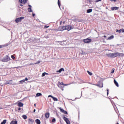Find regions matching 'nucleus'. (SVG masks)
<instances>
[{
    "label": "nucleus",
    "instance_id": "obj_12",
    "mask_svg": "<svg viewBox=\"0 0 124 124\" xmlns=\"http://www.w3.org/2000/svg\"><path fill=\"white\" fill-rule=\"evenodd\" d=\"M111 10L114 11V10H118L119 9V7H112L111 8Z\"/></svg>",
    "mask_w": 124,
    "mask_h": 124
},
{
    "label": "nucleus",
    "instance_id": "obj_21",
    "mask_svg": "<svg viewBox=\"0 0 124 124\" xmlns=\"http://www.w3.org/2000/svg\"><path fill=\"white\" fill-rule=\"evenodd\" d=\"M17 121H12L10 123V124H17Z\"/></svg>",
    "mask_w": 124,
    "mask_h": 124
},
{
    "label": "nucleus",
    "instance_id": "obj_38",
    "mask_svg": "<svg viewBox=\"0 0 124 124\" xmlns=\"http://www.w3.org/2000/svg\"><path fill=\"white\" fill-rule=\"evenodd\" d=\"M107 95H108L109 94V89H107Z\"/></svg>",
    "mask_w": 124,
    "mask_h": 124
},
{
    "label": "nucleus",
    "instance_id": "obj_47",
    "mask_svg": "<svg viewBox=\"0 0 124 124\" xmlns=\"http://www.w3.org/2000/svg\"><path fill=\"white\" fill-rule=\"evenodd\" d=\"M18 111H21V108H18Z\"/></svg>",
    "mask_w": 124,
    "mask_h": 124
},
{
    "label": "nucleus",
    "instance_id": "obj_35",
    "mask_svg": "<svg viewBox=\"0 0 124 124\" xmlns=\"http://www.w3.org/2000/svg\"><path fill=\"white\" fill-rule=\"evenodd\" d=\"M52 123H55V122H56V119L55 118H53L52 120Z\"/></svg>",
    "mask_w": 124,
    "mask_h": 124
},
{
    "label": "nucleus",
    "instance_id": "obj_52",
    "mask_svg": "<svg viewBox=\"0 0 124 124\" xmlns=\"http://www.w3.org/2000/svg\"><path fill=\"white\" fill-rule=\"evenodd\" d=\"M61 24H62V21H61V22H60V25H61Z\"/></svg>",
    "mask_w": 124,
    "mask_h": 124
},
{
    "label": "nucleus",
    "instance_id": "obj_40",
    "mask_svg": "<svg viewBox=\"0 0 124 124\" xmlns=\"http://www.w3.org/2000/svg\"><path fill=\"white\" fill-rule=\"evenodd\" d=\"M48 97H51V98H53V97H54V96H52L51 95H49Z\"/></svg>",
    "mask_w": 124,
    "mask_h": 124
},
{
    "label": "nucleus",
    "instance_id": "obj_14",
    "mask_svg": "<svg viewBox=\"0 0 124 124\" xmlns=\"http://www.w3.org/2000/svg\"><path fill=\"white\" fill-rule=\"evenodd\" d=\"M6 84L12 85V80H8L6 82Z\"/></svg>",
    "mask_w": 124,
    "mask_h": 124
},
{
    "label": "nucleus",
    "instance_id": "obj_3",
    "mask_svg": "<svg viewBox=\"0 0 124 124\" xmlns=\"http://www.w3.org/2000/svg\"><path fill=\"white\" fill-rule=\"evenodd\" d=\"M24 19H25V17L21 16L20 17L16 18L15 19V22H16V23H19V22H21L22 20H24Z\"/></svg>",
    "mask_w": 124,
    "mask_h": 124
},
{
    "label": "nucleus",
    "instance_id": "obj_26",
    "mask_svg": "<svg viewBox=\"0 0 124 124\" xmlns=\"http://www.w3.org/2000/svg\"><path fill=\"white\" fill-rule=\"evenodd\" d=\"M52 99H53L54 101H58V98L55 97H52Z\"/></svg>",
    "mask_w": 124,
    "mask_h": 124
},
{
    "label": "nucleus",
    "instance_id": "obj_30",
    "mask_svg": "<svg viewBox=\"0 0 124 124\" xmlns=\"http://www.w3.org/2000/svg\"><path fill=\"white\" fill-rule=\"evenodd\" d=\"M58 4L59 7H61V3L60 2V0H58Z\"/></svg>",
    "mask_w": 124,
    "mask_h": 124
},
{
    "label": "nucleus",
    "instance_id": "obj_20",
    "mask_svg": "<svg viewBox=\"0 0 124 124\" xmlns=\"http://www.w3.org/2000/svg\"><path fill=\"white\" fill-rule=\"evenodd\" d=\"M91 12H93V9H89L87 10V13H91Z\"/></svg>",
    "mask_w": 124,
    "mask_h": 124
},
{
    "label": "nucleus",
    "instance_id": "obj_42",
    "mask_svg": "<svg viewBox=\"0 0 124 124\" xmlns=\"http://www.w3.org/2000/svg\"><path fill=\"white\" fill-rule=\"evenodd\" d=\"M95 2H98V1H101L102 0H95Z\"/></svg>",
    "mask_w": 124,
    "mask_h": 124
},
{
    "label": "nucleus",
    "instance_id": "obj_23",
    "mask_svg": "<svg viewBox=\"0 0 124 124\" xmlns=\"http://www.w3.org/2000/svg\"><path fill=\"white\" fill-rule=\"evenodd\" d=\"M41 95H42V94L41 93H37L36 96H41Z\"/></svg>",
    "mask_w": 124,
    "mask_h": 124
},
{
    "label": "nucleus",
    "instance_id": "obj_25",
    "mask_svg": "<svg viewBox=\"0 0 124 124\" xmlns=\"http://www.w3.org/2000/svg\"><path fill=\"white\" fill-rule=\"evenodd\" d=\"M22 118H23V119H24V120H27V115H23L22 116Z\"/></svg>",
    "mask_w": 124,
    "mask_h": 124
},
{
    "label": "nucleus",
    "instance_id": "obj_1",
    "mask_svg": "<svg viewBox=\"0 0 124 124\" xmlns=\"http://www.w3.org/2000/svg\"><path fill=\"white\" fill-rule=\"evenodd\" d=\"M107 56L109 58H118V56H119V52H116L114 53H108L107 54Z\"/></svg>",
    "mask_w": 124,
    "mask_h": 124
},
{
    "label": "nucleus",
    "instance_id": "obj_24",
    "mask_svg": "<svg viewBox=\"0 0 124 124\" xmlns=\"http://www.w3.org/2000/svg\"><path fill=\"white\" fill-rule=\"evenodd\" d=\"M45 75H48V73H43L42 75V77H44V76H45Z\"/></svg>",
    "mask_w": 124,
    "mask_h": 124
},
{
    "label": "nucleus",
    "instance_id": "obj_18",
    "mask_svg": "<svg viewBox=\"0 0 124 124\" xmlns=\"http://www.w3.org/2000/svg\"><path fill=\"white\" fill-rule=\"evenodd\" d=\"M124 54L123 53H120L118 52V58H119L120 57H124Z\"/></svg>",
    "mask_w": 124,
    "mask_h": 124
},
{
    "label": "nucleus",
    "instance_id": "obj_2",
    "mask_svg": "<svg viewBox=\"0 0 124 124\" xmlns=\"http://www.w3.org/2000/svg\"><path fill=\"white\" fill-rule=\"evenodd\" d=\"M1 62H9V61H10V57L8 56V55H7L5 56L3 59H2Z\"/></svg>",
    "mask_w": 124,
    "mask_h": 124
},
{
    "label": "nucleus",
    "instance_id": "obj_37",
    "mask_svg": "<svg viewBox=\"0 0 124 124\" xmlns=\"http://www.w3.org/2000/svg\"><path fill=\"white\" fill-rule=\"evenodd\" d=\"M38 63H40V61H37V62L35 63L34 64H38Z\"/></svg>",
    "mask_w": 124,
    "mask_h": 124
},
{
    "label": "nucleus",
    "instance_id": "obj_50",
    "mask_svg": "<svg viewBox=\"0 0 124 124\" xmlns=\"http://www.w3.org/2000/svg\"><path fill=\"white\" fill-rule=\"evenodd\" d=\"M20 6H23V5L22 4H20Z\"/></svg>",
    "mask_w": 124,
    "mask_h": 124
},
{
    "label": "nucleus",
    "instance_id": "obj_19",
    "mask_svg": "<svg viewBox=\"0 0 124 124\" xmlns=\"http://www.w3.org/2000/svg\"><path fill=\"white\" fill-rule=\"evenodd\" d=\"M35 123L37 124H41V123L40 122V120H39V119H36L35 120Z\"/></svg>",
    "mask_w": 124,
    "mask_h": 124
},
{
    "label": "nucleus",
    "instance_id": "obj_11",
    "mask_svg": "<svg viewBox=\"0 0 124 124\" xmlns=\"http://www.w3.org/2000/svg\"><path fill=\"white\" fill-rule=\"evenodd\" d=\"M17 105L18 107H23V106H24V104L22 102H19L17 103Z\"/></svg>",
    "mask_w": 124,
    "mask_h": 124
},
{
    "label": "nucleus",
    "instance_id": "obj_34",
    "mask_svg": "<svg viewBox=\"0 0 124 124\" xmlns=\"http://www.w3.org/2000/svg\"><path fill=\"white\" fill-rule=\"evenodd\" d=\"M63 113L64 114H65V115H67V111L64 110V111L63 112Z\"/></svg>",
    "mask_w": 124,
    "mask_h": 124
},
{
    "label": "nucleus",
    "instance_id": "obj_33",
    "mask_svg": "<svg viewBox=\"0 0 124 124\" xmlns=\"http://www.w3.org/2000/svg\"><path fill=\"white\" fill-rule=\"evenodd\" d=\"M114 72H115V69L113 68L111 70V73L113 74Z\"/></svg>",
    "mask_w": 124,
    "mask_h": 124
},
{
    "label": "nucleus",
    "instance_id": "obj_36",
    "mask_svg": "<svg viewBox=\"0 0 124 124\" xmlns=\"http://www.w3.org/2000/svg\"><path fill=\"white\" fill-rule=\"evenodd\" d=\"M120 31H121V32H124V29H120Z\"/></svg>",
    "mask_w": 124,
    "mask_h": 124
},
{
    "label": "nucleus",
    "instance_id": "obj_8",
    "mask_svg": "<svg viewBox=\"0 0 124 124\" xmlns=\"http://www.w3.org/2000/svg\"><path fill=\"white\" fill-rule=\"evenodd\" d=\"M65 29L69 31H70V30H72V28L70 27L69 25H67L66 26H65Z\"/></svg>",
    "mask_w": 124,
    "mask_h": 124
},
{
    "label": "nucleus",
    "instance_id": "obj_17",
    "mask_svg": "<svg viewBox=\"0 0 124 124\" xmlns=\"http://www.w3.org/2000/svg\"><path fill=\"white\" fill-rule=\"evenodd\" d=\"M114 84H115V85H116V87H119V83L115 79L114 80Z\"/></svg>",
    "mask_w": 124,
    "mask_h": 124
},
{
    "label": "nucleus",
    "instance_id": "obj_45",
    "mask_svg": "<svg viewBox=\"0 0 124 124\" xmlns=\"http://www.w3.org/2000/svg\"><path fill=\"white\" fill-rule=\"evenodd\" d=\"M45 28H49V26L46 25Z\"/></svg>",
    "mask_w": 124,
    "mask_h": 124
},
{
    "label": "nucleus",
    "instance_id": "obj_57",
    "mask_svg": "<svg viewBox=\"0 0 124 124\" xmlns=\"http://www.w3.org/2000/svg\"><path fill=\"white\" fill-rule=\"evenodd\" d=\"M116 124H119V123H117Z\"/></svg>",
    "mask_w": 124,
    "mask_h": 124
},
{
    "label": "nucleus",
    "instance_id": "obj_15",
    "mask_svg": "<svg viewBox=\"0 0 124 124\" xmlns=\"http://www.w3.org/2000/svg\"><path fill=\"white\" fill-rule=\"evenodd\" d=\"M45 117L46 119H48L50 117V113L49 112L46 113L45 114Z\"/></svg>",
    "mask_w": 124,
    "mask_h": 124
},
{
    "label": "nucleus",
    "instance_id": "obj_39",
    "mask_svg": "<svg viewBox=\"0 0 124 124\" xmlns=\"http://www.w3.org/2000/svg\"><path fill=\"white\" fill-rule=\"evenodd\" d=\"M11 58L12 59H13V60H14V59H15V57L14 55H12L11 56Z\"/></svg>",
    "mask_w": 124,
    "mask_h": 124
},
{
    "label": "nucleus",
    "instance_id": "obj_46",
    "mask_svg": "<svg viewBox=\"0 0 124 124\" xmlns=\"http://www.w3.org/2000/svg\"><path fill=\"white\" fill-rule=\"evenodd\" d=\"M32 16H33V17H34L35 16V14H32Z\"/></svg>",
    "mask_w": 124,
    "mask_h": 124
},
{
    "label": "nucleus",
    "instance_id": "obj_13",
    "mask_svg": "<svg viewBox=\"0 0 124 124\" xmlns=\"http://www.w3.org/2000/svg\"><path fill=\"white\" fill-rule=\"evenodd\" d=\"M29 8H28V10L29 12H32V10L31 9V5H28Z\"/></svg>",
    "mask_w": 124,
    "mask_h": 124
},
{
    "label": "nucleus",
    "instance_id": "obj_29",
    "mask_svg": "<svg viewBox=\"0 0 124 124\" xmlns=\"http://www.w3.org/2000/svg\"><path fill=\"white\" fill-rule=\"evenodd\" d=\"M116 32H119V33H121V29L120 30H116Z\"/></svg>",
    "mask_w": 124,
    "mask_h": 124
},
{
    "label": "nucleus",
    "instance_id": "obj_58",
    "mask_svg": "<svg viewBox=\"0 0 124 124\" xmlns=\"http://www.w3.org/2000/svg\"><path fill=\"white\" fill-rule=\"evenodd\" d=\"M114 109H115V107H114Z\"/></svg>",
    "mask_w": 124,
    "mask_h": 124
},
{
    "label": "nucleus",
    "instance_id": "obj_53",
    "mask_svg": "<svg viewBox=\"0 0 124 124\" xmlns=\"http://www.w3.org/2000/svg\"><path fill=\"white\" fill-rule=\"evenodd\" d=\"M89 0L90 2H91V0Z\"/></svg>",
    "mask_w": 124,
    "mask_h": 124
},
{
    "label": "nucleus",
    "instance_id": "obj_48",
    "mask_svg": "<svg viewBox=\"0 0 124 124\" xmlns=\"http://www.w3.org/2000/svg\"><path fill=\"white\" fill-rule=\"evenodd\" d=\"M35 111H36V110L35 109H34L33 112L34 113V112H35Z\"/></svg>",
    "mask_w": 124,
    "mask_h": 124
},
{
    "label": "nucleus",
    "instance_id": "obj_51",
    "mask_svg": "<svg viewBox=\"0 0 124 124\" xmlns=\"http://www.w3.org/2000/svg\"><path fill=\"white\" fill-rule=\"evenodd\" d=\"M104 37H105V38L106 37V36L104 35Z\"/></svg>",
    "mask_w": 124,
    "mask_h": 124
},
{
    "label": "nucleus",
    "instance_id": "obj_54",
    "mask_svg": "<svg viewBox=\"0 0 124 124\" xmlns=\"http://www.w3.org/2000/svg\"><path fill=\"white\" fill-rule=\"evenodd\" d=\"M1 48V46H0V48Z\"/></svg>",
    "mask_w": 124,
    "mask_h": 124
},
{
    "label": "nucleus",
    "instance_id": "obj_9",
    "mask_svg": "<svg viewBox=\"0 0 124 124\" xmlns=\"http://www.w3.org/2000/svg\"><path fill=\"white\" fill-rule=\"evenodd\" d=\"M68 84H64L63 82H59L58 84L59 88H61V86H67Z\"/></svg>",
    "mask_w": 124,
    "mask_h": 124
},
{
    "label": "nucleus",
    "instance_id": "obj_32",
    "mask_svg": "<svg viewBox=\"0 0 124 124\" xmlns=\"http://www.w3.org/2000/svg\"><path fill=\"white\" fill-rule=\"evenodd\" d=\"M29 122H31V123H33V120L29 119Z\"/></svg>",
    "mask_w": 124,
    "mask_h": 124
},
{
    "label": "nucleus",
    "instance_id": "obj_6",
    "mask_svg": "<svg viewBox=\"0 0 124 124\" xmlns=\"http://www.w3.org/2000/svg\"><path fill=\"white\" fill-rule=\"evenodd\" d=\"M63 119L65 122H66L67 124H70V121L68 120V118H66L65 116L63 117Z\"/></svg>",
    "mask_w": 124,
    "mask_h": 124
},
{
    "label": "nucleus",
    "instance_id": "obj_16",
    "mask_svg": "<svg viewBox=\"0 0 124 124\" xmlns=\"http://www.w3.org/2000/svg\"><path fill=\"white\" fill-rule=\"evenodd\" d=\"M62 71H64V69H63V68H62L60 69H59V71H57V72L61 73Z\"/></svg>",
    "mask_w": 124,
    "mask_h": 124
},
{
    "label": "nucleus",
    "instance_id": "obj_49",
    "mask_svg": "<svg viewBox=\"0 0 124 124\" xmlns=\"http://www.w3.org/2000/svg\"><path fill=\"white\" fill-rule=\"evenodd\" d=\"M34 106L35 107H36V104H34Z\"/></svg>",
    "mask_w": 124,
    "mask_h": 124
},
{
    "label": "nucleus",
    "instance_id": "obj_44",
    "mask_svg": "<svg viewBox=\"0 0 124 124\" xmlns=\"http://www.w3.org/2000/svg\"><path fill=\"white\" fill-rule=\"evenodd\" d=\"M110 0V1H114L115 2H116V1H117V0Z\"/></svg>",
    "mask_w": 124,
    "mask_h": 124
},
{
    "label": "nucleus",
    "instance_id": "obj_56",
    "mask_svg": "<svg viewBox=\"0 0 124 124\" xmlns=\"http://www.w3.org/2000/svg\"><path fill=\"white\" fill-rule=\"evenodd\" d=\"M88 84H91V83L90 82H89Z\"/></svg>",
    "mask_w": 124,
    "mask_h": 124
},
{
    "label": "nucleus",
    "instance_id": "obj_31",
    "mask_svg": "<svg viewBox=\"0 0 124 124\" xmlns=\"http://www.w3.org/2000/svg\"><path fill=\"white\" fill-rule=\"evenodd\" d=\"M24 82H25L24 79H23L20 81V83H21V84H23V83H24Z\"/></svg>",
    "mask_w": 124,
    "mask_h": 124
},
{
    "label": "nucleus",
    "instance_id": "obj_22",
    "mask_svg": "<svg viewBox=\"0 0 124 124\" xmlns=\"http://www.w3.org/2000/svg\"><path fill=\"white\" fill-rule=\"evenodd\" d=\"M113 38H114V35H111V36H110L109 37H108V40H111V39H113Z\"/></svg>",
    "mask_w": 124,
    "mask_h": 124
},
{
    "label": "nucleus",
    "instance_id": "obj_10",
    "mask_svg": "<svg viewBox=\"0 0 124 124\" xmlns=\"http://www.w3.org/2000/svg\"><path fill=\"white\" fill-rule=\"evenodd\" d=\"M19 2L22 4H25V3H27V0H19Z\"/></svg>",
    "mask_w": 124,
    "mask_h": 124
},
{
    "label": "nucleus",
    "instance_id": "obj_27",
    "mask_svg": "<svg viewBox=\"0 0 124 124\" xmlns=\"http://www.w3.org/2000/svg\"><path fill=\"white\" fill-rule=\"evenodd\" d=\"M87 73H88V74L89 75H90V76H92V75H93V73H92V72L89 71H87Z\"/></svg>",
    "mask_w": 124,
    "mask_h": 124
},
{
    "label": "nucleus",
    "instance_id": "obj_7",
    "mask_svg": "<svg viewBox=\"0 0 124 124\" xmlns=\"http://www.w3.org/2000/svg\"><path fill=\"white\" fill-rule=\"evenodd\" d=\"M83 41L85 43H90V42H92V39L89 38L84 39Z\"/></svg>",
    "mask_w": 124,
    "mask_h": 124
},
{
    "label": "nucleus",
    "instance_id": "obj_43",
    "mask_svg": "<svg viewBox=\"0 0 124 124\" xmlns=\"http://www.w3.org/2000/svg\"><path fill=\"white\" fill-rule=\"evenodd\" d=\"M24 80L26 81H28L29 79H28L27 78H26Z\"/></svg>",
    "mask_w": 124,
    "mask_h": 124
},
{
    "label": "nucleus",
    "instance_id": "obj_55",
    "mask_svg": "<svg viewBox=\"0 0 124 124\" xmlns=\"http://www.w3.org/2000/svg\"><path fill=\"white\" fill-rule=\"evenodd\" d=\"M0 109H2V108H0Z\"/></svg>",
    "mask_w": 124,
    "mask_h": 124
},
{
    "label": "nucleus",
    "instance_id": "obj_41",
    "mask_svg": "<svg viewBox=\"0 0 124 124\" xmlns=\"http://www.w3.org/2000/svg\"><path fill=\"white\" fill-rule=\"evenodd\" d=\"M59 88H60L62 90V91H63V87H62V86H61Z\"/></svg>",
    "mask_w": 124,
    "mask_h": 124
},
{
    "label": "nucleus",
    "instance_id": "obj_5",
    "mask_svg": "<svg viewBox=\"0 0 124 124\" xmlns=\"http://www.w3.org/2000/svg\"><path fill=\"white\" fill-rule=\"evenodd\" d=\"M65 30V26H60L58 28V31H63Z\"/></svg>",
    "mask_w": 124,
    "mask_h": 124
},
{
    "label": "nucleus",
    "instance_id": "obj_4",
    "mask_svg": "<svg viewBox=\"0 0 124 124\" xmlns=\"http://www.w3.org/2000/svg\"><path fill=\"white\" fill-rule=\"evenodd\" d=\"M94 86H97L99 88H103V83L101 81H98L97 84H94Z\"/></svg>",
    "mask_w": 124,
    "mask_h": 124
},
{
    "label": "nucleus",
    "instance_id": "obj_28",
    "mask_svg": "<svg viewBox=\"0 0 124 124\" xmlns=\"http://www.w3.org/2000/svg\"><path fill=\"white\" fill-rule=\"evenodd\" d=\"M60 110L61 112H62V113H63V112H64V110H63V109L62 108H60Z\"/></svg>",
    "mask_w": 124,
    "mask_h": 124
}]
</instances>
